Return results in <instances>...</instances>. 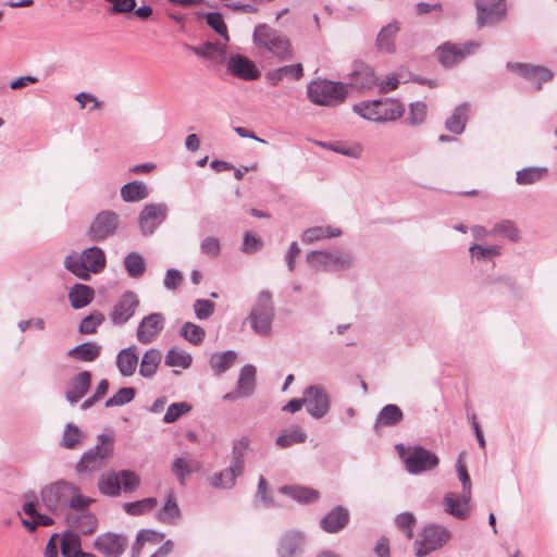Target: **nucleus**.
<instances>
[{"label": "nucleus", "mask_w": 557, "mask_h": 557, "mask_svg": "<svg viewBox=\"0 0 557 557\" xmlns=\"http://www.w3.org/2000/svg\"><path fill=\"white\" fill-rule=\"evenodd\" d=\"M253 45L273 54L278 61L285 62L294 58L293 46L289 38L281 30L259 23L253 28Z\"/></svg>", "instance_id": "f257e3e1"}, {"label": "nucleus", "mask_w": 557, "mask_h": 557, "mask_svg": "<svg viewBox=\"0 0 557 557\" xmlns=\"http://www.w3.org/2000/svg\"><path fill=\"white\" fill-rule=\"evenodd\" d=\"M354 111L369 121L387 122L401 117L405 107L397 99L384 98L361 101L354 106Z\"/></svg>", "instance_id": "f03ea898"}, {"label": "nucleus", "mask_w": 557, "mask_h": 557, "mask_svg": "<svg viewBox=\"0 0 557 557\" xmlns=\"http://www.w3.org/2000/svg\"><path fill=\"white\" fill-rule=\"evenodd\" d=\"M308 99L323 107H336L347 98V85L329 79L312 81L307 88Z\"/></svg>", "instance_id": "7ed1b4c3"}, {"label": "nucleus", "mask_w": 557, "mask_h": 557, "mask_svg": "<svg viewBox=\"0 0 557 557\" xmlns=\"http://www.w3.org/2000/svg\"><path fill=\"white\" fill-rule=\"evenodd\" d=\"M395 449L410 474L431 471L440 463L437 455L421 445L405 446L399 443L395 446Z\"/></svg>", "instance_id": "20e7f679"}, {"label": "nucleus", "mask_w": 557, "mask_h": 557, "mask_svg": "<svg viewBox=\"0 0 557 557\" xmlns=\"http://www.w3.org/2000/svg\"><path fill=\"white\" fill-rule=\"evenodd\" d=\"M113 437L101 433L97 436V444L86 450L75 466L77 473L94 472L101 469L107 459L113 455Z\"/></svg>", "instance_id": "39448f33"}, {"label": "nucleus", "mask_w": 557, "mask_h": 557, "mask_svg": "<svg viewBox=\"0 0 557 557\" xmlns=\"http://www.w3.org/2000/svg\"><path fill=\"white\" fill-rule=\"evenodd\" d=\"M275 318L272 296L269 290L259 293L248 320L252 331L260 336H269L272 332V323Z\"/></svg>", "instance_id": "423d86ee"}, {"label": "nucleus", "mask_w": 557, "mask_h": 557, "mask_svg": "<svg viewBox=\"0 0 557 557\" xmlns=\"http://www.w3.org/2000/svg\"><path fill=\"white\" fill-rule=\"evenodd\" d=\"M77 491V486L65 480L55 481L40 491V502L50 512L62 513L67 508L69 496Z\"/></svg>", "instance_id": "0eeeda50"}, {"label": "nucleus", "mask_w": 557, "mask_h": 557, "mask_svg": "<svg viewBox=\"0 0 557 557\" xmlns=\"http://www.w3.org/2000/svg\"><path fill=\"white\" fill-rule=\"evenodd\" d=\"M307 262L318 271H343L351 268L354 257L349 251L312 250L307 253Z\"/></svg>", "instance_id": "6e6552de"}, {"label": "nucleus", "mask_w": 557, "mask_h": 557, "mask_svg": "<svg viewBox=\"0 0 557 557\" xmlns=\"http://www.w3.org/2000/svg\"><path fill=\"white\" fill-rule=\"evenodd\" d=\"M451 537V532L440 524L429 523L423 527L419 537L414 541L417 557H425L430 553L442 548Z\"/></svg>", "instance_id": "1a4fd4ad"}, {"label": "nucleus", "mask_w": 557, "mask_h": 557, "mask_svg": "<svg viewBox=\"0 0 557 557\" xmlns=\"http://www.w3.org/2000/svg\"><path fill=\"white\" fill-rule=\"evenodd\" d=\"M478 28L494 27L507 17L506 0H474Z\"/></svg>", "instance_id": "9d476101"}, {"label": "nucleus", "mask_w": 557, "mask_h": 557, "mask_svg": "<svg viewBox=\"0 0 557 557\" xmlns=\"http://www.w3.org/2000/svg\"><path fill=\"white\" fill-rule=\"evenodd\" d=\"M120 226V215L111 210L100 211L87 230L90 242L102 243L113 236Z\"/></svg>", "instance_id": "9b49d317"}, {"label": "nucleus", "mask_w": 557, "mask_h": 557, "mask_svg": "<svg viewBox=\"0 0 557 557\" xmlns=\"http://www.w3.org/2000/svg\"><path fill=\"white\" fill-rule=\"evenodd\" d=\"M169 207L164 202L147 203L138 215V225L143 236L154 234L158 227L166 220Z\"/></svg>", "instance_id": "f8f14e48"}, {"label": "nucleus", "mask_w": 557, "mask_h": 557, "mask_svg": "<svg viewBox=\"0 0 557 557\" xmlns=\"http://www.w3.org/2000/svg\"><path fill=\"white\" fill-rule=\"evenodd\" d=\"M305 406L310 416L321 419L327 414L331 397L322 385H310L304 391Z\"/></svg>", "instance_id": "ddd939ff"}, {"label": "nucleus", "mask_w": 557, "mask_h": 557, "mask_svg": "<svg viewBox=\"0 0 557 557\" xmlns=\"http://www.w3.org/2000/svg\"><path fill=\"white\" fill-rule=\"evenodd\" d=\"M139 307V298L133 290H125L109 312L114 325L122 326L127 323Z\"/></svg>", "instance_id": "4468645a"}, {"label": "nucleus", "mask_w": 557, "mask_h": 557, "mask_svg": "<svg viewBox=\"0 0 557 557\" xmlns=\"http://www.w3.org/2000/svg\"><path fill=\"white\" fill-rule=\"evenodd\" d=\"M128 545L125 534L106 532L99 534L94 542V547L106 557H121Z\"/></svg>", "instance_id": "2eb2a0df"}, {"label": "nucleus", "mask_w": 557, "mask_h": 557, "mask_svg": "<svg viewBox=\"0 0 557 557\" xmlns=\"http://www.w3.org/2000/svg\"><path fill=\"white\" fill-rule=\"evenodd\" d=\"M506 67L511 72L518 73L523 78L534 84L537 90L542 88L544 83L553 79L554 77V73L543 65L508 62Z\"/></svg>", "instance_id": "dca6fc26"}, {"label": "nucleus", "mask_w": 557, "mask_h": 557, "mask_svg": "<svg viewBox=\"0 0 557 557\" xmlns=\"http://www.w3.org/2000/svg\"><path fill=\"white\" fill-rule=\"evenodd\" d=\"M165 318L160 312H152L144 317L136 330V337L140 344H151L164 327Z\"/></svg>", "instance_id": "f3484780"}, {"label": "nucleus", "mask_w": 557, "mask_h": 557, "mask_svg": "<svg viewBox=\"0 0 557 557\" xmlns=\"http://www.w3.org/2000/svg\"><path fill=\"white\" fill-rule=\"evenodd\" d=\"M307 536L302 531L288 530L282 534L277 544L278 557H298L304 553Z\"/></svg>", "instance_id": "a211bd4d"}, {"label": "nucleus", "mask_w": 557, "mask_h": 557, "mask_svg": "<svg viewBox=\"0 0 557 557\" xmlns=\"http://www.w3.org/2000/svg\"><path fill=\"white\" fill-rule=\"evenodd\" d=\"M227 72L233 77L256 81L261 73L253 61L243 54H233L227 60Z\"/></svg>", "instance_id": "6ab92c4d"}, {"label": "nucleus", "mask_w": 557, "mask_h": 557, "mask_svg": "<svg viewBox=\"0 0 557 557\" xmlns=\"http://www.w3.org/2000/svg\"><path fill=\"white\" fill-rule=\"evenodd\" d=\"M185 48L190 50L198 58L208 60L213 65L222 64L227 57L226 45L220 41H206L199 46L185 44Z\"/></svg>", "instance_id": "aec40b11"}, {"label": "nucleus", "mask_w": 557, "mask_h": 557, "mask_svg": "<svg viewBox=\"0 0 557 557\" xmlns=\"http://www.w3.org/2000/svg\"><path fill=\"white\" fill-rule=\"evenodd\" d=\"M349 520V510L343 505H337L320 519L319 525L324 532L334 534L345 529Z\"/></svg>", "instance_id": "412c9836"}, {"label": "nucleus", "mask_w": 557, "mask_h": 557, "mask_svg": "<svg viewBox=\"0 0 557 557\" xmlns=\"http://www.w3.org/2000/svg\"><path fill=\"white\" fill-rule=\"evenodd\" d=\"M92 375L84 370L75 374L69 382L65 398L71 405L77 404L89 391Z\"/></svg>", "instance_id": "4be33fe9"}, {"label": "nucleus", "mask_w": 557, "mask_h": 557, "mask_svg": "<svg viewBox=\"0 0 557 557\" xmlns=\"http://www.w3.org/2000/svg\"><path fill=\"white\" fill-rule=\"evenodd\" d=\"M349 85L357 89H370L377 85V77L371 66L363 62H355Z\"/></svg>", "instance_id": "5701e85b"}, {"label": "nucleus", "mask_w": 557, "mask_h": 557, "mask_svg": "<svg viewBox=\"0 0 557 557\" xmlns=\"http://www.w3.org/2000/svg\"><path fill=\"white\" fill-rule=\"evenodd\" d=\"M116 368L124 377L132 376L138 366V349L135 345H131L121 349L116 355Z\"/></svg>", "instance_id": "b1692460"}, {"label": "nucleus", "mask_w": 557, "mask_h": 557, "mask_svg": "<svg viewBox=\"0 0 557 557\" xmlns=\"http://www.w3.org/2000/svg\"><path fill=\"white\" fill-rule=\"evenodd\" d=\"M471 493L463 492L461 497L456 496L453 493H448L444 497L445 511L458 519H466L469 512V502Z\"/></svg>", "instance_id": "393cba45"}, {"label": "nucleus", "mask_w": 557, "mask_h": 557, "mask_svg": "<svg viewBox=\"0 0 557 557\" xmlns=\"http://www.w3.org/2000/svg\"><path fill=\"white\" fill-rule=\"evenodd\" d=\"M278 492L286 495L302 505L313 504L319 500V491L301 485H282Z\"/></svg>", "instance_id": "a878e982"}, {"label": "nucleus", "mask_w": 557, "mask_h": 557, "mask_svg": "<svg viewBox=\"0 0 557 557\" xmlns=\"http://www.w3.org/2000/svg\"><path fill=\"white\" fill-rule=\"evenodd\" d=\"M399 29V23L395 20L382 27L375 39L376 49L380 52L394 53L396 51L395 39Z\"/></svg>", "instance_id": "bb28decb"}, {"label": "nucleus", "mask_w": 557, "mask_h": 557, "mask_svg": "<svg viewBox=\"0 0 557 557\" xmlns=\"http://www.w3.org/2000/svg\"><path fill=\"white\" fill-rule=\"evenodd\" d=\"M470 104L462 102L453 111L451 115L445 122V128L455 134L460 135L465 132L469 121Z\"/></svg>", "instance_id": "cd10ccee"}, {"label": "nucleus", "mask_w": 557, "mask_h": 557, "mask_svg": "<svg viewBox=\"0 0 557 557\" xmlns=\"http://www.w3.org/2000/svg\"><path fill=\"white\" fill-rule=\"evenodd\" d=\"M250 447V440L248 436H242L233 440L232 450L230 455V467L235 469L237 472L244 474L245 472V457Z\"/></svg>", "instance_id": "c85d7f7f"}, {"label": "nucleus", "mask_w": 557, "mask_h": 557, "mask_svg": "<svg viewBox=\"0 0 557 557\" xmlns=\"http://www.w3.org/2000/svg\"><path fill=\"white\" fill-rule=\"evenodd\" d=\"M25 503L22 507L23 512L28 516L30 519H35L37 525L39 527H50L54 523V520L46 513H40L36 505L38 503L37 494L34 491H28L24 494Z\"/></svg>", "instance_id": "c756f323"}, {"label": "nucleus", "mask_w": 557, "mask_h": 557, "mask_svg": "<svg viewBox=\"0 0 557 557\" xmlns=\"http://www.w3.org/2000/svg\"><path fill=\"white\" fill-rule=\"evenodd\" d=\"M438 62L445 67H451L465 59L459 46L449 41L438 46L435 51Z\"/></svg>", "instance_id": "7c9ffc66"}, {"label": "nucleus", "mask_w": 557, "mask_h": 557, "mask_svg": "<svg viewBox=\"0 0 557 557\" xmlns=\"http://www.w3.org/2000/svg\"><path fill=\"white\" fill-rule=\"evenodd\" d=\"M81 257L84 260L87 273H100L106 268L104 251L98 246L84 249Z\"/></svg>", "instance_id": "2f4dec72"}, {"label": "nucleus", "mask_w": 557, "mask_h": 557, "mask_svg": "<svg viewBox=\"0 0 557 557\" xmlns=\"http://www.w3.org/2000/svg\"><path fill=\"white\" fill-rule=\"evenodd\" d=\"M256 367L253 364H245L238 375L236 391L238 396L248 397L250 396L256 387Z\"/></svg>", "instance_id": "473e14b6"}, {"label": "nucleus", "mask_w": 557, "mask_h": 557, "mask_svg": "<svg viewBox=\"0 0 557 557\" xmlns=\"http://www.w3.org/2000/svg\"><path fill=\"white\" fill-rule=\"evenodd\" d=\"M101 346L95 342H84L67 351V356L78 361L91 362L99 358Z\"/></svg>", "instance_id": "72a5a7b5"}, {"label": "nucleus", "mask_w": 557, "mask_h": 557, "mask_svg": "<svg viewBox=\"0 0 557 557\" xmlns=\"http://www.w3.org/2000/svg\"><path fill=\"white\" fill-rule=\"evenodd\" d=\"M94 296L95 290L92 287L81 283L74 284L69 292L70 304L76 310L88 306L92 301Z\"/></svg>", "instance_id": "f704fd0d"}, {"label": "nucleus", "mask_w": 557, "mask_h": 557, "mask_svg": "<svg viewBox=\"0 0 557 557\" xmlns=\"http://www.w3.org/2000/svg\"><path fill=\"white\" fill-rule=\"evenodd\" d=\"M162 354L157 348H150L141 357L138 373L145 379H151L161 363Z\"/></svg>", "instance_id": "c9c22d12"}, {"label": "nucleus", "mask_w": 557, "mask_h": 557, "mask_svg": "<svg viewBox=\"0 0 557 557\" xmlns=\"http://www.w3.org/2000/svg\"><path fill=\"white\" fill-rule=\"evenodd\" d=\"M181 517L182 512L180 506L171 492L168 494L163 507L157 513V519L163 524L175 525Z\"/></svg>", "instance_id": "e433bc0d"}, {"label": "nucleus", "mask_w": 557, "mask_h": 557, "mask_svg": "<svg viewBox=\"0 0 557 557\" xmlns=\"http://www.w3.org/2000/svg\"><path fill=\"white\" fill-rule=\"evenodd\" d=\"M304 76V67L300 63L284 65L278 69L269 71L265 74L267 79L272 86H276L285 77H290L295 81L300 79Z\"/></svg>", "instance_id": "4c0bfd02"}, {"label": "nucleus", "mask_w": 557, "mask_h": 557, "mask_svg": "<svg viewBox=\"0 0 557 557\" xmlns=\"http://www.w3.org/2000/svg\"><path fill=\"white\" fill-rule=\"evenodd\" d=\"M404 419V412L395 404L385 405L375 418V426H395Z\"/></svg>", "instance_id": "58836bf2"}, {"label": "nucleus", "mask_w": 557, "mask_h": 557, "mask_svg": "<svg viewBox=\"0 0 557 557\" xmlns=\"http://www.w3.org/2000/svg\"><path fill=\"white\" fill-rule=\"evenodd\" d=\"M121 198L125 202H137L149 196V189L144 182L132 181L121 188Z\"/></svg>", "instance_id": "ea45409f"}, {"label": "nucleus", "mask_w": 557, "mask_h": 557, "mask_svg": "<svg viewBox=\"0 0 557 557\" xmlns=\"http://www.w3.org/2000/svg\"><path fill=\"white\" fill-rule=\"evenodd\" d=\"M119 472L109 471L98 480V490L101 494L110 497H117L121 495V480Z\"/></svg>", "instance_id": "a19ab883"}, {"label": "nucleus", "mask_w": 557, "mask_h": 557, "mask_svg": "<svg viewBox=\"0 0 557 557\" xmlns=\"http://www.w3.org/2000/svg\"><path fill=\"white\" fill-rule=\"evenodd\" d=\"M242 475L240 472L228 466L224 470L213 473L209 481L214 488L231 490L235 486L237 478Z\"/></svg>", "instance_id": "79ce46f5"}, {"label": "nucleus", "mask_w": 557, "mask_h": 557, "mask_svg": "<svg viewBox=\"0 0 557 557\" xmlns=\"http://www.w3.org/2000/svg\"><path fill=\"white\" fill-rule=\"evenodd\" d=\"M236 359L237 352L235 350H225L221 354L211 355L209 362L214 374L221 375L235 363Z\"/></svg>", "instance_id": "37998d69"}, {"label": "nucleus", "mask_w": 557, "mask_h": 557, "mask_svg": "<svg viewBox=\"0 0 557 557\" xmlns=\"http://www.w3.org/2000/svg\"><path fill=\"white\" fill-rule=\"evenodd\" d=\"M548 174L545 166H528L516 173V182L518 185H531L542 181Z\"/></svg>", "instance_id": "c03bdc74"}, {"label": "nucleus", "mask_w": 557, "mask_h": 557, "mask_svg": "<svg viewBox=\"0 0 557 557\" xmlns=\"http://www.w3.org/2000/svg\"><path fill=\"white\" fill-rule=\"evenodd\" d=\"M60 550L63 557H79L82 553L79 535L72 530H66L61 539Z\"/></svg>", "instance_id": "a18cd8bd"}, {"label": "nucleus", "mask_w": 557, "mask_h": 557, "mask_svg": "<svg viewBox=\"0 0 557 557\" xmlns=\"http://www.w3.org/2000/svg\"><path fill=\"white\" fill-rule=\"evenodd\" d=\"M123 264L127 275L132 278H139L146 271V262L144 257L137 251L128 252L123 260Z\"/></svg>", "instance_id": "49530a36"}, {"label": "nucleus", "mask_w": 557, "mask_h": 557, "mask_svg": "<svg viewBox=\"0 0 557 557\" xmlns=\"http://www.w3.org/2000/svg\"><path fill=\"white\" fill-rule=\"evenodd\" d=\"M342 234V231L337 227L331 226H314L307 228L301 236V240L306 244H311L313 242L323 239V238H332L337 237Z\"/></svg>", "instance_id": "de8ad7c7"}, {"label": "nucleus", "mask_w": 557, "mask_h": 557, "mask_svg": "<svg viewBox=\"0 0 557 557\" xmlns=\"http://www.w3.org/2000/svg\"><path fill=\"white\" fill-rule=\"evenodd\" d=\"M97 518L90 511H83L74 517L71 527L82 534H91L97 528Z\"/></svg>", "instance_id": "09e8293b"}, {"label": "nucleus", "mask_w": 557, "mask_h": 557, "mask_svg": "<svg viewBox=\"0 0 557 557\" xmlns=\"http://www.w3.org/2000/svg\"><path fill=\"white\" fill-rule=\"evenodd\" d=\"M199 468L198 462L188 461L185 458L177 457L172 463V471L177 478L178 482L184 485L186 476L190 475Z\"/></svg>", "instance_id": "8fccbe9b"}, {"label": "nucleus", "mask_w": 557, "mask_h": 557, "mask_svg": "<svg viewBox=\"0 0 557 557\" xmlns=\"http://www.w3.org/2000/svg\"><path fill=\"white\" fill-rule=\"evenodd\" d=\"M317 145L331 151L355 159L360 158L362 153V147L360 145L347 147L344 143L341 141H317Z\"/></svg>", "instance_id": "3c124183"}, {"label": "nucleus", "mask_w": 557, "mask_h": 557, "mask_svg": "<svg viewBox=\"0 0 557 557\" xmlns=\"http://www.w3.org/2000/svg\"><path fill=\"white\" fill-rule=\"evenodd\" d=\"M191 362L193 358L190 354L176 348L169 349L164 358V363L168 367H181L182 369H187L190 367Z\"/></svg>", "instance_id": "603ef678"}, {"label": "nucleus", "mask_w": 557, "mask_h": 557, "mask_svg": "<svg viewBox=\"0 0 557 557\" xmlns=\"http://www.w3.org/2000/svg\"><path fill=\"white\" fill-rule=\"evenodd\" d=\"M157 504L158 500L156 497H147L136 502L125 503L123 509L129 516H141L154 508Z\"/></svg>", "instance_id": "864d4df0"}, {"label": "nucleus", "mask_w": 557, "mask_h": 557, "mask_svg": "<svg viewBox=\"0 0 557 557\" xmlns=\"http://www.w3.org/2000/svg\"><path fill=\"white\" fill-rule=\"evenodd\" d=\"M307 440V433L301 428L296 426L290 432L278 435L275 440V444L280 448H287L295 444H302Z\"/></svg>", "instance_id": "5fc2aeb1"}, {"label": "nucleus", "mask_w": 557, "mask_h": 557, "mask_svg": "<svg viewBox=\"0 0 557 557\" xmlns=\"http://www.w3.org/2000/svg\"><path fill=\"white\" fill-rule=\"evenodd\" d=\"M103 321L104 314L98 310H95L82 319L78 325V332L81 334H95Z\"/></svg>", "instance_id": "6e6d98bb"}, {"label": "nucleus", "mask_w": 557, "mask_h": 557, "mask_svg": "<svg viewBox=\"0 0 557 557\" xmlns=\"http://www.w3.org/2000/svg\"><path fill=\"white\" fill-rule=\"evenodd\" d=\"M180 336L194 345H199L205 339L206 331L195 323L185 322L180 330Z\"/></svg>", "instance_id": "4d7b16f0"}, {"label": "nucleus", "mask_w": 557, "mask_h": 557, "mask_svg": "<svg viewBox=\"0 0 557 557\" xmlns=\"http://www.w3.org/2000/svg\"><path fill=\"white\" fill-rule=\"evenodd\" d=\"M428 107L422 101L411 102L409 104V113L405 122L409 126L421 125L426 117Z\"/></svg>", "instance_id": "13d9d810"}, {"label": "nucleus", "mask_w": 557, "mask_h": 557, "mask_svg": "<svg viewBox=\"0 0 557 557\" xmlns=\"http://www.w3.org/2000/svg\"><path fill=\"white\" fill-rule=\"evenodd\" d=\"M201 16H205L208 26L219 34L225 42L230 41L227 27L220 12L202 13Z\"/></svg>", "instance_id": "bf43d9fd"}, {"label": "nucleus", "mask_w": 557, "mask_h": 557, "mask_svg": "<svg viewBox=\"0 0 557 557\" xmlns=\"http://www.w3.org/2000/svg\"><path fill=\"white\" fill-rule=\"evenodd\" d=\"M395 527L405 533L408 540H411L413 536V528L417 523V519L412 512L405 511L398 513L395 519Z\"/></svg>", "instance_id": "052dcab7"}, {"label": "nucleus", "mask_w": 557, "mask_h": 557, "mask_svg": "<svg viewBox=\"0 0 557 557\" xmlns=\"http://www.w3.org/2000/svg\"><path fill=\"white\" fill-rule=\"evenodd\" d=\"M135 395L136 389L134 387H121L113 396L106 400L104 406L109 408L126 405L135 398Z\"/></svg>", "instance_id": "680f3d73"}, {"label": "nucleus", "mask_w": 557, "mask_h": 557, "mask_svg": "<svg viewBox=\"0 0 557 557\" xmlns=\"http://www.w3.org/2000/svg\"><path fill=\"white\" fill-rule=\"evenodd\" d=\"M191 410V405L186 401L172 403L163 417L164 423H174L182 416L188 413Z\"/></svg>", "instance_id": "e2e57ef3"}, {"label": "nucleus", "mask_w": 557, "mask_h": 557, "mask_svg": "<svg viewBox=\"0 0 557 557\" xmlns=\"http://www.w3.org/2000/svg\"><path fill=\"white\" fill-rule=\"evenodd\" d=\"M493 232L503 235L511 242H518L520 239V232L510 220H503L496 223L493 227Z\"/></svg>", "instance_id": "0e129e2a"}, {"label": "nucleus", "mask_w": 557, "mask_h": 557, "mask_svg": "<svg viewBox=\"0 0 557 557\" xmlns=\"http://www.w3.org/2000/svg\"><path fill=\"white\" fill-rule=\"evenodd\" d=\"M64 267L81 280L87 281L90 278V274L87 273V269L82 257L73 258L72 256H67L64 260Z\"/></svg>", "instance_id": "69168bd1"}, {"label": "nucleus", "mask_w": 557, "mask_h": 557, "mask_svg": "<svg viewBox=\"0 0 557 557\" xmlns=\"http://www.w3.org/2000/svg\"><path fill=\"white\" fill-rule=\"evenodd\" d=\"M82 440V432L74 423H67L60 445L65 448H74Z\"/></svg>", "instance_id": "338daca9"}, {"label": "nucleus", "mask_w": 557, "mask_h": 557, "mask_svg": "<svg viewBox=\"0 0 557 557\" xmlns=\"http://www.w3.org/2000/svg\"><path fill=\"white\" fill-rule=\"evenodd\" d=\"M121 480V490L125 493L134 492L140 484V478L133 470H121L119 471Z\"/></svg>", "instance_id": "774afa93"}]
</instances>
